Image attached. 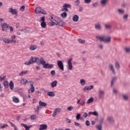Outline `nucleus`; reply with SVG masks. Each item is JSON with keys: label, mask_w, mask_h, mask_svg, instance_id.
<instances>
[{"label": "nucleus", "mask_w": 130, "mask_h": 130, "mask_svg": "<svg viewBox=\"0 0 130 130\" xmlns=\"http://www.w3.org/2000/svg\"><path fill=\"white\" fill-rule=\"evenodd\" d=\"M38 60H39V58L31 56L30 59H29L28 61H26L24 63V64H25L26 66H30V64H32V63L37 62Z\"/></svg>", "instance_id": "f257e3e1"}, {"label": "nucleus", "mask_w": 130, "mask_h": 130, "mask_svg": "<svg viewBox=\"0 0 130 130\" xmlns=\"http://www.w3.org/2000/svg\"><path fill=\"white\" fill-rule=\"evenodd\" d=\"M98 39L103 42H110L111 41V38L110 37L99 36Z\"/></svg>", "instance_id": "f03ea898"}, {"label": "nucleus", "mask_w": 130, "mask_h": 130, "mask_svg": "<svg viewBox=\"0 0 130 130\" xmlns=\"http://www.w3.org/2000/svg\"><path fill=\"white\" fill-rule=\"evenodd\" d=\"M1 26L2 29V31H5L6 32H7V31H8V28L10 27V24H8L6 22H2L1 23Z\"/></svg>", "instance_id": "7ed1b4c3"}, {"label": "nucleus", "mask_w": 130, "mask_h": 130, "mask_svg": "<svg viewBox=\"0 0 130 130\" xmlns=\"http://www.w3.org/2000/svg\"><path fill=\"white\" fill-rule=\"evenodd\" d=\"M8 12L11 13L12 15H15V16H18V10L16 9H13V8H9Z\"/></svg>", "instance_id": "20e7f679"}, {"label": "nucleus", "mask_w": 130, "mask_h": 130, "mask_svg": "<svg viewBox=\"0 0 130 130\" xmlns=\"http://www.w3.org/2000/svg\"><path fill=\"white\" fill-rule=\"evenodd\" d=\"M72 60L73 58L72 57H70L69 59L68 60V68L70 71H72V70H73V64L72 63Z\"/></svg>", "instance_id": "39448f33"}, {"label": "nucleus", "mask_w": 130, "mask_h": 130, "mask_svg": "<svg viewBox=\"0 0 130 130\" xmlns=\"http://www.w3.org/2000/svg\"><path fill=\"white\" fill-rule=\"evenodd\" d=\"M57 66L58 68L61 70V71H64V69L63 68V63H62V61L60 60L57 61Z\"/></svg>", "instance_id": "423d86ee"}, {"label": "nucleus", "mask_w": 130, "mask_h": 130, "mask_svg": "<svg viewBox=\"0 0 130 130\" xmlns=\"http://www.w3.org/2000/svg\"><path fill=\"white\" fill-rule=\"evenodd\" d=\"M28 84L31 86V93H34L35 88L34 87V82L31 81H28Z\"/></svg>", "instance_id": "0eeeda50"}, {"label": "nucleus", "mask_w": 130, "mask_h": 130, "mask_svg": "<svg viewBox=\"0 0 130 130\" xmlns=\"http://www.w3.org/2000/svg\"><path fill=\"white\" fill-rule=\"evenodd\" d=\"M109 68L114 75H115V74H116V73L115 72V70L114 69V65H113L112 63H110L109 64Z\"/></svg>", "instance_id": "6e6552de"}, {"label": "nucleus", "mask_w": 130, "mask_h": 130, "mask_svg": "<svg viewBox=\"0 0 130 130\" xmlns=\"http://www.w3.org/2000/svg\"><path fill=\"white\" fill-rule=\"evenodd\" d=\"M109 2V0H101V5L103 8H104V7H106V5H107Z\"/></svg>", "instance_id": "1a4fd4ad"}, {"label": "nucleus", "mask_w": 130, "mask_h": 130, "mask_svg": "<svg viewBox=\"0 0 130 130\" xmlns=\"http://www.w3.org/2000/svg\"><path fill=\"white\" fill-rule=\"evenodd\" d=\"M60 111H61V109L56 108L52 114L53 117H55V116H56V114H57L58 112H60Z\"/></svg>", "instance_id": "9d476101"}, {"label": "nucleus", "mask_w": 130, "mask_h": 130, "mask_svg": "<svg viewBox=\"0 0 130 130\" xmlns=\"http://www.w3.org/2000/svg\"><path fill=\"white\" fill-rule=\"evenodd\" d=\"M53 64L46 63L44 66V69H52Z\"/></svg>", "instance_id": "9b49d317"}, {"label": "nucleus", "mask_w": 130, "mask_h": 130, "mask_svg": "<svg viewBox=\"0 0 130 130\" xmlns=\"http://www.w3.org/2000/svg\"><path fill=\"white\" fill-rule=\"evenodd\" d=\"M51 88H55L57 86V80H54L50 83Z\"/></svg>", "instance_id": "f8f14e48"}, {"label": "nucleus", "mask_w": 130, "mask_h": 130, "mask_svg": "<svg viewBox=\"0 0 130 130\" xmlns=\"http://www.w3.org/2000/svg\"><path fill=\"white\" fill-rule=\"evenodd\" d=\"M45 129H47V125L43 124L40 125L39 130H45Z\"/></svg>", "instance_id": "ddd939ff"}, {"label": "nucleus", "mask_w": 130, "mask_h": 130, "mask_svg": "<svg viewBox=\"0 0 130 130\" xmlns=\"http://www.w3.org/2000/svg\"><path fill=\"white\" fill-rule=\"evenodd\" d=\"M107 120H108L110 123H113V122L114 121L113 117L110 116H108Z\"/></svg>", "instance_id": "4468645a"}, {"label": "nucleus", "mask_w": 130, "mask_h": 130, "mask_svg": "<svg viewBox=\"0 0 130 130\" xmlns=\"http://www.w3.org/2000/svg\"><path fill=\"white\" fill-rule=\"evenodd\" d=\"M39 61H40L41 64H42V66H43V68L44 67V66H45V64H46V61H45L44 59H43V58H42V57L40 58Z\"/></svg>", "instance_id": "2eb2a0df"}, {"label": "nucleus", "mask_w": 130, "mask_h": 130, "mask_svg": "<svg viewBox=\"0 0 130 130\" xmlns=\"http://www.w3.org/2000/svg\"><path fill=\"white\" fill-rule=\"evenodd\" d=\"M10 43H15L17 42V40H16V36H13L11 38V40H10Z\"/></svg>", "instance_id": "dca6fc26"}, {"label": "nucleus", "mask_w": 130, "mask_h": 130, "mask_svg": "<svg viewBox=\"0 0 130 130\" xmlns=\"http://www.w3.org/2000/svg\"><path fill=\"white\" fill-rule=\"evenodd\" d=\"M21 125L25 128V130H30V128L32 127V125H29V126H28L26 124L24 123H21Z\"/></svg>", "instance_id": "f3484780"}, {"label": "nucleus", "mask_w": 130, "mask_h": 130, "mask_svg": "<svg viewBox=\"0 0 130 130\" xmlns=\"http://www.w3.org/2000/svg\"><path fill=\"white\" fill-rule=\"evenodd\" d=\"M20 83L21 84H22V85H26L27 84V83L28 84H29V81H28V80H27V79H22L21 81H20Z\"/></svg>", "instance_id": "a211bd4d"}, {"label": "nucleus", "mask_w": 130, "mask_h": 130, "mask_svg": "<svg viewBox=\"0 0 130 130\" xmlns=\"http://www.w3.org/2000/svg\"><path fill=\"white\" fill-rule=\"evenodd\" d=\"M117 80V77H113L111 82V85L113 86V85H114V83H115V82H116Z\"/></svg>", "instance_id": "6ab92c4d"}, {"label": "nucleus", "mask_w": 130, "mask_h": 130, "mask_svg": "<svg viewBox=\"0 0 130 130\" xmlns=\"http://www.w3.org/2000/svg\"><path fill=\"white\" fill-rule=\"evenodd\" d=\"M47 95L50 97H54V96H55V93H54V92L53 91H48L47 92Z\"/></svg>", "instance_id": "aec40b11"}, {"label": "nucleus", "mask_w": 130, "mask_h": 130, "mask_svg": "<svg viewBox=\"0 0 130 130\" xmlns=\"http://www.w3.org/2000/svg\"><path fill=\"white\" fill-rule=\"evenodd\" d=\"M41 10L42 9L41 7H37L35 10L36 14H40L41 13Z\"/></svg>", "instance_id": "412c9836"}, {"label": "nucleus", "mask_w": 130, "mask_h": 130, "mask_svg": "<svg viewBox=\"0 0 130 130\" xmlns=\"http://www.w3.org/2000/svg\"><path fill=\"white\" fill-rule=\"evenodd\" d=\"M73 21L74 22H78L79 21V16L78 15H75L73 17Z\"/></svg>", "instance_id": "4be33fe9"}, {"label": "nucleus", "mask_w": 130, "mask_h": 130, "mask_svg": "<svg viewBox=\"0 0 130 130\" xmlns=\"http://www.w3.org/2000/svg\"><path fill=\"white\" fill-rule=\"evenodd\" d=\"M88 115H94V116H98V112L94 111V112H89L88 113Z\"/></svg>", "instance_id": "5701e85b"}, {"label": "nucleus", "mask_w": 130, "mask_h": 130, "mask_svg": "<svg viewBox=\"0 0 130 130\" xmlns=\"http://www.w3.org/2000/svg\"><path fill=\"white\" fill-rule=\"evenodd\" d=\"M39 104L40 106H43L44 107H46V106H47V104H46V103L43 102L41 101H40L39 102Z\"/></svg>", "instance_id": "b1692460"}, {"label": "nucleus", "mask_w": 130, "mask_h": 130, "mask_svg": "<svg viewBox=\"0 0 130 130\" xmlns=\"http://www.w3.org/2000/svg\"><path fill=\"white\" fill-rule=\"evenodd\" d=\"M56 25H58L59 26H61V27H63V26H64V23H63V21H61L60 19L58 22L57 23H56Z\"/></svg>", "instance_id": "393cba45"}, {"label": "nucleus", "mask_w": 130, "mask_h": 130, "mask_svg": "<svg viewBox=\"0 0 130 130\" xmlns=\"http://www.w3.org/2000/svg\"><path fill=\"white\" fill-rule=\"evenodd\" d=\"M104 94L105 93L104 91H100L99 94V98L102 99V98H103V96H104Z\"/></svg>", "instance_id": "a878e982"}, {"label": "nucleus", "mask_w": 130, "mask_h": 130, "mask_svg": "<svg viewBox=\"0 0 130 130\" xmlns=\"http://www.w3.org/2000/svg\"><path fill=\"white\" fill-rule=\"evenodd\" d=\"M115 67L117 70H119L120 69V64H119V62L116 61L115 63Z\"/></svg>", "instance_id": "bb28decb"}, {"label": "nucleus", "mask_w": 130, "mask_h": 130, "mask_svg": "<svg viewBox=\"0 0 130 130\" xmlns=\"http://www.w3.org/2000/svg\"><path fill=\"white\" fill-rule=\"evenodd\" d=\"M13 102H15V103H19V102H20V100H19V98L14 96L13 98Z\"/></svg>", "instance_id": "cd10ccee"}, {"label": "nucleus", "mask_w": 130, "mask_h": 130, "mask_svg": "<svg viewBox=\"0 0 130 130\" xmlns=\"http://www.w3.org/2000/svg\"><path fill=\"white\" fill-rule=\"evenodd\" d=\"M30 50H36L37 49V46L36 45H31L29 47Z\"/></svg>", "instance_id": "c85d7f7f"}, {"label": "nucleus", "mask_w": 130, "mask_h": 130, "mask_svg": "<svg viewBox=\"0 0 130 130\" xmlns=\"http://www.w3.org/2000/svg\"><path fill=\"white\" fill-rule=\"evenodd\" d=\"M9 87L11 90H13L14 89V82L13 81H11L9 83Z\"/></svg>", "instance_id": "c756f323"}, {"label": "nucleus", "mask_w": 130, "mask_h": 130, "mask_svg": "<svg viewBox=\"0 0 130 130\" xmlns=\"http://www.w3.org/2000/svg\"><path fill=\"white\" fill-rule=\"evenodd\" d=\"M3 41L5 43H7V44H9V43H11V41H10V39H8L7 38H4L3 39Z\"/></svg>", "instance_id": "7c9ffc66"}, {"label": "nucleus", "mask_w": 130, "mask_h": 130, "mask_svg": "<svg viewBox=\"0 0 130 130\" xmlns=\"http://www.w3.org/2000/svg\"><path fill=\"white\" fill-rule=\"evenodd\" d=\"M61 17L64 19V18H67V17H68V14L66 12H63L61 14Z\"/></svg>", "instance_id": "2f4dec72"}, {"label": "nucleus", "mask_w": 130, "mask_h": 130, "mask_svg": "<svg viewBox=\"0 0 130 130\" xmlns=\"http://www.w3.org/2000/svg\"><path fill=\"white\" fill-rule=\"evenodd\" d=\"M27 73H28V71H22L21 73H20L19 75V76H20V77H23L24 75H26V74H27Z\"/></svg>", "instance_id": "473e14b6"}, {"label": "nucleus", "mask_w": 130, "mask_h": 130, "mask_svg": "<svg viewBox=\"0 0 130 130\" xmlns=\"http://www.w3.org/2000/svg\"><path fill=\"white\" fill-rule=\"evenodd\" d=\"M93 101H94V98H89L87 101V104H90V103H92V102H93Z\"/></svg>", "instance_id": "72a5a7b5"}, {"label": "nucleus", "mask_w": 130, "mask_h": 130, "mask_svg": "<svg viewBox=\"0 0 130 130\" xmlns=\"http://www.w3.org/2000/svg\"><path fill=\"white\" fill-rule=\"evenodd\" d=\"M123 19L124 21H127V19H128V14H126L124 15L123 16Z\"/></svg>", "instance_id": "f704fd0d"}, {"label": "nucleus", "mask_w": 130, "mask_h": 130, "mask_svg": "<svg viewBox=\"0 0 130 130\" xmlns=\"http://www.w3.org/2000/svg\"><path fill=\"white\" fill-rule=\"evenodd\" d=\"M80 84L82 85V86H84L86 84V80L84 79H82L80 80Z\"/></svg>", "instance_id": "c9c22d12"}, {"label": "nucleus", "mask_w": 130, "mask_h": 130, "mask_svg": "<svg viewBox=\"0 0 130 130\" xmlns=\"http://www.w3.org/2000/svg\"><path fill=\"white\" fill-rule=\"evenodd\" d=\"M37 118H38V116H37L36 115H32L30 116V119L32 120H34V119H37Z\"/></svg>", "instance_id": "e433bc0d"}, {"label": "nucleus", "mask_w": 130, "mask_h": 130, "mask_svg": "<svg viewBox=\"0 0 130 130\" xmlns=\"http://www.w3.org/2000/svg\"><path fill=\"white\" fill-rule=\"evenodd\" d=\"M118 12L119 14H124V12H125L124 10L122 9H118Z\"/></svg>", "instance_id": "4c0bfd02"}, {"label": "nucleus", "mask_w": 130, "mask_h": 130, "mask_svg": "<svg viewBox=\"0 0 130 130\" xmlns=\"http://www.w3.org/2000/svg\"><path fill=\"white\" fill-rule=\"evenodd\" d=\"M105 27L106 28V29H107V30H108L111 29L112 26L109 24H105Z\"/></svg>", "instance_id": "58836bf2"}, {"label": "nucleus", "mask_w": 130, "mask_h": 130, "mask_svg": "<svg viewBox=\"0 0 130 130\" xmlns=\"http://www.w3.org/2000/svg\"><path fill=\"white\" fill-rule=\"evenodd\" d=\"M41 26L42 27V28H45L46 27V22H42L41 23Z\"/></svg>", "instance_id": "ea45409f"}, {"label": "nucleus", "mask_w": 130, "mask_h": 130, "mask_svg": "<svg viewBox=\"0 0 130 130\" xmlns=\"http://www.w3.org/2000/svg\"><path fill=\"white\" fill-rule=\"evenodd\" d=\"M4 85L5 87L9 88V82L7 81H4Z\"/></svg>", "instance_id": "a19ab883"}, {"label": "nucleus", "mask_w": 130, "mask_h": 130, "mask_svg": "<svg viewBox=\"0 0 130 130\" xmlns=\"http://www.w3.org/2000/svg\"><path fill=\"white\" fill-rule=\"evenodd\" d=\"M122 97L123 98V99H124V100H128V95H127L122 94Z\"/></svg>", "instance_id": "79ce46f5"}, {"label": "nucleus", "mask_w": 130, "mask_h": 130, "mask_svg": "<svg viewBox=\"0 0 130 130\" xmlns=\"http://www.w3.org/2000/svg\"><path fill=\"white\" fill-rule=\"evenodd\" d=\"M63 7H66L67 8H69V9H71V8H72V6L68 4H64Z\"/></svg>", "instance_id": "37998d69"}, {"label": "nucleus", "mask_w": 130, "mask_h": 130, "mask_svg": "<svg viewBox=\"0 0 130 130\" xmlns=\"http://www.w3.org/2000/svg\"><path fill=\"white\" fill-rule=\"evenodd\" d=\"M60 20V19L59 18H58V17H55L54 18V21H55V22H56L57 24L58 23V21Z\"/></svg>", "instance_id": "c03bdc74"}, {"label": "nucleus", "mask_w": 130, "mask_h": 130, "mask_svg": "<svg viewBox=\"0 0 130 130\" xmlns=\"http://www.w3.org/2000/svg\"><path fill=\"white\" fill-rule=\"evenodd\" d=\"M85 103H86V101H85V100H82L80 102V105H81V106H84Z\"/></svg>", "instance_id": "a18cd8bd"}, {"label": "nucleus", "mask_w": 130, "mask_h": 130, "mask_svg": "<svg viewBox=\"0 0 130 130\" xmlns=\"http://www.w3.org/2000/svg\"><path fill=\"white\" fill-rule=\"evenodd\" d=\"M76 118L77 120H79L80 118H81V114L78 113L76 116Z\"/></svg>", "instance_id": "49530a36"}, {"label": "nucleus", "mask_w": 130, "mask_h": 130, "mask_svg": "<svg viewBox=\"0 0 130 130\" xmlns=\"http://www.w3.org/2000/svg\"><path fill=\"white\" fill-rule=\"evenodd\" d=\"M40 14H42L43 15H46V14L47 13H46V11H45V10L42 9Z\"/></svg>", "instance_id": "de8ad7c7"}, {"label": "nucleus", "mask_w": 130, "mask_h": 130, "mask_svg": "<svg viewBox=\"0 0 130 130\" xmlns=\"http://www.w3.org/2000/svg\"><path fill=\"white\" fill-rule=\"evenodd\" d=\"M67 109H68V110H69V111H72V110H73V109H74V107L70 106L67 108Z\"/></svg>", "instance_id": "09e8293b"}, {"label": "nucleus", "mask_w": 130, "mask_h": 130, "mask_svg": "<svg viewBox=\"0 0 130 130\" xmlns=\"http://www.w3.org/2000/svg\"><path fill=\"white\" fill-rule=\"evenodd\" d=\"M93 8H97L98 7V2H95L92 4Z\"/></svg>", "instance_id": "8fccbe9b"}, {"label": "nucleus", "mask_w": 130, "mask_h": 130, "mask_svg": "<svg viewBox=\"0 0 130 130\" xmlns=\"http://www.w3.org/2000/svg\"><path fill=\"white\" fill-rule=\"evenodd\" d=\"M125 50L127 53H129V52H130V48L126 47L125 48Z\"/></svg>", "instance_id": "3c124183"}, {"label": "nucleus", "mask_w": 130, "mask_h": 130, "mask_svg": "<svg viewBox=\"0 0 130 130\" xmlns=\"http://www.w3.org/2000/svg\"><path fill=\"white\" fill-rule=\"evenodd\" d=\"M75 6H79L80 5V0H77L75 2Z\"/></svg>", "instance_id": "603ef678"}, {"label": "nucleus", "mask_w": 130, "mask_h": 130, "mask_svg": "<svg viewBox=\"0 0 130 130\" xmlns=\"http://www.w3.org/2000/svg\"><path fill=\"white\" fill-rule=\"evenodd\" d=\"M92 0H84L85 4H91V2Z\"/></svg>", "instance_id": "864d4df0"}, {"label": "nucleus", "mask_w": 130, "mask_h": 130, "mask_svg": "<svg viewBox=\"0 0 130 130\" xmlns=\"http://www.w3.org/2000/svg\"><path fill=\"white\" fill-rule=\"evenodd\" d=\"M89 115H90L88 114L86 112H84L83 116V117H84V118H87V117L89 116Z\"/></svg>", "instance_id": "5fc2aeb1"}, {"label": "nucleus", "mask_w": 130, "mask_h": 130, "mask_svg": "<svg viewBox=\"0 0 130 130\" xmlns=\"http://www.w3.org/2000/svg\"><path fill=\"white\" fill-rule=\"evenodd\" d=\"M7 76H4L3 77L2 76H0V81H4V80H6V78Z\"/></svg>", "instance_id": "6e6d98bb"}, {"label": "nucleus", "mask_w": 130, "mask_h": 130, "mask_svg": "<svg viewBox=\"0 0 130 130\" xmlns=\"http://www.w3.org/2000/svg\"><path fill=\"white\" fill-rule=\"evenodd\" d=\"M85 124H86V125H87V126H89V125L90 124V121L86 120L85 122Z\"/></svg>", "instance_id": "4d7b16f0"}, {"label": "nucleus", "mask_w": 130, "mask_h": 130, "mask_svg": "<svg viewBox=\"0 0 130 130\" xmlns=\"http://www.w3.org/2000/svg\"><path fill=\"white\" fill-rule=\"evenodd\" d=\"M78 42H79V43H81L82 44H83L85 42V40L79 39L78 40Z\"/></svg>", "instance_id": "13d9d810"}, {"label": "nucleus", "mask_w": 130, "mask_h": 130, "mask_svg": "<svg viewBox=\"0 0 130 130\" xmlns=\"http://www.w3.org/2000/svg\"><path fill=\"white\" fill-rule=\"evenodd\" d=\"M40 20L42 22H45V16L40 17Z\"/></svg>", "instance_id": "bf43d9fd"}, {"label": "nucleus", "mask_w": 130, "mask_h": 130, "mask_svg": "<svg viewBox=\"0 0 130 130\" xmlns=\"http://www.w3.org/2000/svg\"><path fill=\"white\" fill-rule=\"evenodd\" d=\"M84 91H88V90H90V88H89V86H85L83 88Z\"/></svg>", "instance_id": "052dcab7"}, {"label": "nucleus", "mask_w": 130, "mask_h": 130, "mask_svg": "<svg viewBox=\"0 0 130 130\" xmlns=\"http://www.w3.org/2000/svg\"><path fill=\"white\" fill-rule=\"evenodd\" d=\"M9 123L11 124V126H12V127H15L16 126V125H15V124L13 123V122L9 121Z\"/></svg>", "instance_id": "680f3d73"}, {"label": "nucleus", "mask_w": 130, "mask_h": 130, "mask_svg": "<svg viewBox=\"0 0 130 130\" xmlns=\"http://www.w3.org/2000/svg\"><path fill=\"white\" fill-rule=\"evenodd\" d=\"M50 74L52 75V76H54V75H55V71L54 70H52Z\"/></svg>", "instance_id": "e2e57ef3"}, {"label": "nucleus", "mask_w": 130, "mask_h": 130, "mask_svg": "<svg viewBox=\"0 0 130 130\" xmlns=\"http://www.w3.org/2000/svg\"><path fill=\"white\" fill-rule=\"evenodd\" d=\"M66 122H68V123H71L72 121L71 120V119H70L69 118H67L66 119Z\"/></svg>", "instance_id": "0e129e2a"}, {"label": "nucleus", "mask_w": 130, "mask_h": 130, "mask_svg": "<svg viewBox=\"0 0 130 130\" xmlns=\"http://www.w3.org/2000/svg\"><path fill=\"white\" fill-rule=\"evenodd\" d=\"M24 10H25V6H22L20 8V10L24 11Z\"/></svg>", "instance_id": "69168bd1"}, {"label": "nucleus", "mask_w": 130, "mask_h": 130, "mask_svg": "<svg viewBox=\"0 0 130 130\" xmlns=\"http://www.w3.org/2000/svg\"><path fill=\"white\" fill-rule=\"evenodd\" d=\"M51 26H54V25H56V23L55 22L52 21V20H51Z\"/></svg>", "instance_id": "338daca9"}, {"label": "nucleus", "mask_w": 130, "mask_h": 130, "mask_svg": "<svg viewBox=\"0 0 130 130\" xmlns=\"http://www.w3.org/2000/svg\"><path fill=\"white\" fill-rule=\"evenodd\" d=\"M113 93H114L115 94H117V93H118V91H117V89L114 88V89H113Z\"/></svg>", "instance_id": "774afa93"}]
</instances>
